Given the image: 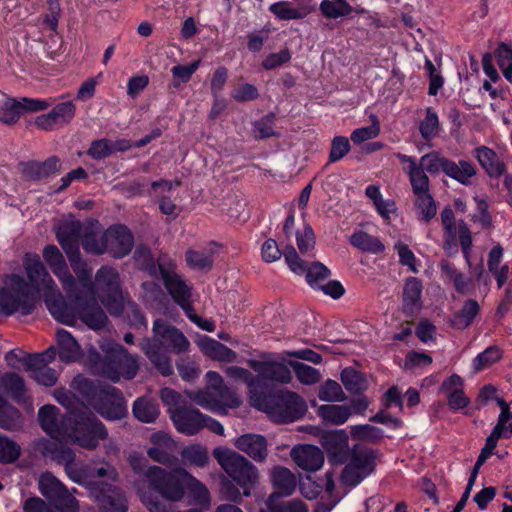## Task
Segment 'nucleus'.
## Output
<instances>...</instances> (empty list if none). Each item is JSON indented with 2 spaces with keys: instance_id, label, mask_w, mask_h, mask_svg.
<instances>
[{
  "instance_id": "f257e3e1",
  "label": "nucleus",
  "mask_w": 512,
  "mask_h": 512,
  "mask_svg": "<svg viewBox=\"0 0 512 512\" xmlns=\"http://www.w3.org/2000/svg\"><path fill=\"white\" fill-rule=\"evenodd\" d=\"M24 266L28 282L16 274L7 275L3 280L0 287V315H30L36 309L39 294L53 289V279L38 255H27Z\"/></svg>"
},
{
  "instance_id": "f03ea898",
  "label": "nucleus",
  "mask_w": 512,
  "mask_h": 512,
  "mask_svg": "<svg viewBox=\"0 0 512 512\" xmlns=\"http://www.w3.org/2000/svg\"><path fill=\"white\" fill-rule=\"evenodd\" d=\"M66 255L83 288V291H79L75 283L74 291L67 293V295L68 297H75L80 319L94 330L101 329L107 322V316L96 301L94 282L92 281V270L88 268L86 262L81 259L79 250L67 253Z\"/></svg>"
},
{
  "instance_id": "7ed1b4c3",
  "label": "nucleus",
  "mask_w": 512,
  "mask_h": 512,
  "mask_svg": "<svg viewBox=\"0 0 512 512\" xmlns=\"http://www.w3.org/2000/svg\"><path fill=\"white\" fill-rule=\"evenodd\" d=\"M108 438L105 425L86 406L82 405L79 411L70 413L64 419V439L86 450H95L101 441Z\"/></svg>"
},
{
  "instance_id": "20e7f679",
  "label": "nucleus",
  "mask_w": 512,
  "mask_h": 512,
  "mask_svg": "<svg viewBox=\"0 0 512 512\" xmlns=\"http://www.w3.org/2000/svg\"><path fill=\"white\" fill-rule=\"evenodd\" d=\"M253 400L259 409L268 413L277 423L293 422L307 411L305 400L289 390H280L272 395L254 394Z\"/></svg>"
},
{
  "instance_id": "39448f33",
  "label": "nucleus",
  "mask_w": 512,
  "mask_h": 512,
  "mask_svg": "<svg viewBox=\"0 0 512 512\" xmlns=\"http://www.w3.org/2000/svg\"><path fill=\"white\" fill-rule=\"evenodd\" d=\"M212 454L227 475L243 490L242 494L250 496L251 490L259 483V471L255 465L234 450L218 447Z\"/></svg>"
},
{
  "instance_id": "423d86ee",
  "label": "nucleus",
  "mask_w": 512,
  "mask_h": 512,
  "mask_svg": "<svg viewBox=\"0 0 512 512\" xmlns=\"http://www.w3.org/2000/svg\"><path fill=\"white\" fill-rule=\"evenodd\" d=\"M189 479L190 474L182 468L167 471L152 466L147 474L149 486L170 502H180L184 498Z\"/></svg>"
},
{
  "instance_id": "0eeeda50",
  "label": "nucleus",
  "mask_w": 512,
  "mask_h": 512,
  "mask_svg": "<svg viewBox=\"0 0 512 512\" xmlns=\"http://www.w3.org/2000/svg\"><path fill=\"white\" fill-rule=\"evenodd\" d=\"M93 369L97 374L116 382L121 376L125 379L134 378L139 366L137 359L123 346L115 344L103 358L94 363Z\"/></svg>"
},
{
  "instance_id": "6e6552de",
  "label": "nucleus",
  "mask_w": 512,
  "mask_h": 512,
  "mask_svg": "<svg viewBox=\"0 0 512 512\" xmlns=\"http://www.w3.org/2000/svg\"><path fill=\"white\" fill-rule=\"evenodd\" d=\"M41 494L59 512H79V502L67 487L51 472H43L38 479Z\"/></svg>"
},
{
  "instance_id": "1a4fd4ad",
  "label": "nucleus",
  "mask_w": 512,
  "mask_h": 512,
  "mask_svg": "<svg viewBox=\"0 0 512 512\" xmlns=\"http://www.w3.org/2000/svg\"><path fill=\"white\" fill-rule=\"evenodd\" d=\"M349 455L350 461L342 470L341 482L352 487L374 471L377 454L372 449L354 446Z\"/></svg>"
},
{
  "instance_id": "9d476101",
  "label": "nucleus",
  "mask_w": 512,
  "mask_h": 512,
  "mask_svg": "<svg viewBox=\"0 0 512 512\" xmlns=\"http://www.w3.org/2000/svg\"><path fill=\"white\" fill-rule=\"evenodd\" d=\"M94 399L92 408L103 418L115 421L127 416L125 399L114 386L104 385L99 397Z\"/></svg>"
},
{
  "instance_id": "9b49d317",
  "label": "nucleus",
  "mask_w": 512,
  "mask_h": 512,
  "mask_svg": "<svg viewBox=\"0 0 512 512\" xmlns=\"http://www.w3.org/2000/svg\"><path fill=\"white\" fill-rule=\"evenodd\" d=\"M163 349H168L174 353H184L190 348V342L187 337L175 326L162 319H157L153 323V337Z\"/></svg>"
},
{
  "instance_id": "f8f14e48",
  "label": "nucleus",
  "mask_w": 512,
  "mask_h": 512,
  "mask_svg": "<svg viewBox=\"0 0 512 512\" xmlns=\"http://www.w3.org/2000/svg\"><path fill=\"white\" fill-rule=\"evenodd\" d=\"M134 246V237L124 225H113L104 232V244L96 251H106L114 258H122L129 254Z\"/></svg>"
},
{
  "instance_id": "ddd939ff",
  "label": "nucleus",
  "mask_w": 512,
  "mask_h": 512,
  "mask_svg": "<svg viewBox=\"0 0 512 512\" xmlns=\"http://www.w3.org/2000/svg\"><path fill=\"white\" fill-rule=\"evenodd\" d=\"M169 411L171 419L180 433L191 436L204 428L205 415L191 405H180Z\"/></svg>"
},
{
  "instance_id": "4468645a",
  "label": "nucleus",
  "mask_w": 512,
  "mask_h": 512,
  "mask_svg": "<svg viewBox=\"0 0 512 512\" xmlns=\"http://www.w3.org/2000/svg\"><path fill=\"white\" fill-rule=\"evenodd\" d=\"M43 295L45 297V303L50 313L57 321L67 325H73L75 323L76 316L78 315L80 317L79 309L75 302V297H69L72 304H67L58 292L54 282L53 289L47 293H43Z\"/></svg>"
},
{
  "instance_id": "2eb2a0df",
  "label": "nucleus",
  "mask_w": 512,
  "mask_h": 512,
  "mask_svg": "<svg viewBox=\"0 0 512 512\" xmlns=\"http://www.w3.org/2000/svg\"><path fill=\"white\" fill-rule=\"evenodd\" d=\"M43 258L52 272L59 278L66 293H71L75 288V279L69 272L64 256L55 245H47L43 249Z\"/></svg>"
},
{
  "instance_id": "dca6fc26",
  "label": "nucleus",
  "mask_w": 512,
  "mask_h": 512,
  "mask_svg": "<svg viewBox=\"0 0 512 512\" xmlns=\"http://www.w3.org/2000/svg\"><path fill=\"white\" fill-rule=\"evenodd\" d=\"M97 503L104 512H127L128 501L122 489L116 485L102 483L96 494Z\"/></svg>"
},
{
  "instance_id": "f3484780",
  "label": "nucleus",
  "mask_w": 512,
  "mask_h": 512,
  "mask_svg": "<svg viewBox=\"0 0 512 512\" xmlns=\"http://www.w3.org/2000/svg\"><path fill=\"white\" fill-rule=\"evenodd\" d=\"M160 273L165 285V288L173 298V300L185 311L192 306L191 288L185 281L176 273L169 271L160 266Z\"/></svg>"
},
{
  "instance_id": "a211bd4d",
  "label": "nucleus",
  "mask_w": 512,
  "mask_h": 512,
  "mask_svg": "<svg viewBox=\"0 0 512 512\" xmlns=\"http://www.w3.org/2000/svg\"><path fill=\"white\" fill-rule=\"evenodd\" d=\"M139 345L151 364L161 375L167 377L173 374L171 357L168 351L163 349L159 343H156L155 340L144 338Z\"/></svg>"
},
{
  "instance_id": "6ab92c4d",
  "label": "nucleus",
  "mask_w": 512,
  "mask_h": 512,
  "mask_svg": "<svg viewBox=\"0 0 512 512\" xmlns=\"http://www.w3.org/2000/svg\"><path fill=\"white\" fill-rule=\"evenodd\" d=\"M321 444L329 457L338 463L346 462L351 452L348 435L344 430L325 432L321 436Z\"/></svg>"
},
{
  "instance_id": "aec40b11",
  "label": "nucleus",
  "mask_w": 512,
  "mask_h": 512,
  "mask_svg": "<svg viewBox=\"0 0 512 512\" xmlns=\"http://www.w3.org/2000/svg\"><path fill=\"white\" fill-rule=\"evenodd\" d=\"M60 167V160L56 156H52L43 162L28 161L20 163L21 175L27 181L47 178L59 172Z\"/></svg>"
},
{
  "instance_id": "412c9836",
  "label": "nucleus",
  "mask_w": 512,
  "mask_h": 512,
  "mask_svg": "<svg viewBox=\"0 0 512 512\" xmlns=\"http://www.w3.org/2000/svg\"><path fill=\"white\" fill-rule=\"evenodd\" d=\"M290 455L297 466L307 471L318 470L324 462L323 452L313 445L296 446Z\"/></svg>"
},
{
  "instance_id": "4be33fe9",
  "label": "nucleus",
  "mask_w": 512,
  "mask_h": 512,
  "mask_svg": "<svg viewBox=\"0 0 512 512\" xmlns=\"http://www.w3.org/2000/svg\"><path fill=\"white\" fill-rule=\"evenodd\" d=\"M250 367L266 380L288 384L292 381V373L288 366L279 362L249 361Z\"/></svg>"
},
{
  "instance_id": "5701e85b",
  "label": "nucleus",
  "mask_w": 512,
  "mask_h": 512,
  "mask_svg": "<svg viewBox=\"0 0 512 512\" xmlns=\"http://www.w3.org/2000/svg\"><path fill=\"white\" fill-rule=\"evenodd\" d=\"M83 235V226L78 220L64 222L56 232L58 242L66 254L79 250V240Z\"/></svg>"
},
{
  "instance_id": "b1692460",
  "label": "nucleus",
  "mask_w": 512,
  "mask_h": 512,
  "mask_svg": "<svg viewBox=\"0 0 512 512\" xmlns=\"http://www.w3.org/2000/svg\"><path fill=\"white\" fill-rule=\"evenodd\" d=\"M235 447L258 462H263L268 454L266 439L257 434L240 436L235 441Z\"/></svg>"
},
{
  "instance_id": "393cba45",
  "label": "nucleus",
  "mask_w": 512,
  "mask_h": 512,
  "mask_svg": "<svg viewBox=\"0 0 512 512\" xmlns=\"http://www.w3.org/2000/svg\"><path fill=\"white\" fill-rule=\"evenodd\" d=\"M58 408L53 405H44L38 412V420L41 428L52 438L64 439V421L58 423Z\"/></svg>"
},
{
  "instance_id": "a878e982",
  "label": "nucleus",
  "mask_w": 512,
  "mask_h": 512,
  "mask_svg": "<svg viewBox=\"0 0 512 512\" xmlns=\"http://www.w3.org/2000/svg\"><path fill=\"white\" fill-rule=\"evenodd\" d=\"M422 283L415 277L406 280L403 288V310L409 316L417 314L421 308Z\"/></svg>"
},
{
  "instance_id": "bb28decb",
  "label": "nucleus",
  "mask_w": 512,
  "mask_h": 512,
  "mask_svg": "<svg viewBox=\"0 0 512 512\" xmlns=\"http://www.w3.org/2000/svg\"><path fill=\"white\" fill-rule=\"evenodd\" d=\"M271 481L275 488L276 499L279 496L291 495L297 485L296 476L288 469L283 466H276L271 471Z\"/></svg>"
},
{
  "instance_id": "cd10ccee",
  "label": "nucleus",
  "mask_w": 512,
  "mask_h": 512,
  "mask_svg": "<svg viewBox=\"0 0 512 512\" xmlns=\"http://www.w3.org/2000/svg\"><path fill=\"white\" fill-rule=\"evenodd\" d=\"M199 345L202 352L213 360L231 363L237 359L235 351L214 339L204 338Z\"/></svg>"
},
{
  "instance_id": "c85d7f7f",
  "label": "nucleus",
  "mask_w": 512,
  "mask_h": 512,
  "mask_svg": "<svg viewBox=\"0 0 512 512\" xmlns=\"http://www.w3.org/2000/svg\"><path fill=\"white\" fill-rule=\"evenodd\" d=\"M56 335L60 359L64 362H73L79 359L82 353L76 339L64 329H59Z\"/></svg>"
},
{
  "instance_id": "c756f323",
  "label": "nucleus",
  "mask_w": 512,
  "mask_h": 512,
  "mask_svg": "<svg viewBox=\"0 0 512 512\" xmlns=\"http://www.w3.org/2000/svg\"><path fill=\"white\" fill-rule=\"evenodd\" d=\"M0 390L16 401L24 400L26 397L24 379L15 372H6L0 376Z\"/></svg>"
},
{
  "instance_id": "7c9ffc66",
  "label": "nucleus",
  "mask_w": 512,
  "mask_h": 512,
  "mask_svg": "<svg viewBox=\"0 0 512 512\" xmlns=\"http://www.w3.org/2000/svg\"><path fill=\"white\" fill-rule=\"evenodd\" d=\"M132 412L140 422L153 423L159 417L160 409L156 401L141 397L134 402Z\"/></svg>"
},
{
  "instance_id": "2f4dec72",
  "label": "nucleus",
  "mask_w": 512,
  "mask_h": 512,
  "mask_svg": "<svg viewBox=\"0 0 512 512\" xmlns=\"http://www.w3.org/2000/svg\"><path fill=\"white\" fill-rule=\"evenodd\" d=\"M352 411L346 405L325 404L318 408V415L325 421L333 425L344 424L351 416Z\"/></svg>"
},
{
  "instance_id": "473e14b6",
  "label": "nucleus",
  "mask_w": 512,
  "mask_h": 512,
  "mask_svg": "<svg viewBox=\"0 0 512 512\" xmlns=\"http://www.w3.org/2000/svg\"><path fill=\"white\" fill-rule=\"evenodd\" d=\"M476 153L479 163L486 170L489 176L499 177L505 172L504 163L498 159L493 150L487 147H481L476 149Z\"/></svg>"
},
{
  "instance_id": "72a5a7b5",
  "label": "nucleus",
  "mask_w": 512,
  "mask_h": 512,
  "mask_svg": "<svg viewBox=\"0 0 512 512\" xmlns=\"http://www.w3.org/2000/svg\"><path fill=\"white\" fill-rule=\"evenodd\" d=\"M341 382L345 389L352 394H362L369 386L367 377L363 373L350 367L342 370Z\"/></svg>"
},
{
  "instance_id": "f704fd0d",
  "label": "nucleus",
  "mask_w": 512,
  "mask_h": 512,
  "mask_svg": "<svg viewBox=\"0 0 512 512\" xmlns=\"http://www.w3.org/2000/svg\"><path fill=\"white\" fill-rule=\"evenodd\" d=\"M480 311L478 302L474 299H468L464 302L461 310L456 312L451 319V325L457 329L467 328Z\"/></svg>"
},
{
  "instance_id": "c9c22d12",
  "label": "nucleus",
  "mask_w": 512,
  "mask_h": 512,
  "mask_svg": "<svg viewBox=\"0 0 512 512\" xmlns=\"http://www.w3.org/2000/svg\"><path fill=\"white\" fill-rule=\"evenodd\" d=\"M97 289L104 294L120 290L119 274L110 267H102L98 270L95 283Z\"/></svg>"
},
{
  "instance_id": "e433bc0d",
  "label": "nucleus",
  "mask_w": 512,
  "mask_h": 512,
  "mask_svg": "<svg viewBox=\"0 0 512 512\" xmlns=\"http://www.w3.org/2000/svg\"><path fill=\"white\" fill-rule=\"evenodd\" d=\"M443 164L444 173L463 184H468L469 179L476 174L474 166L466 161L455 163L448 159Z\"/></svg>"
},
{
  "instance_id": "4c0bfd02",
  "label": "nucleus",
  "mask_w": 512,
  "mask_h": 512,
  "mask_svg": "<svg viewBox=\"0 0 512 512\" xmlns=\"http://www.w3.org/2000/svg\"><path fill=\"white\" fill-rule=\"evenodd\" d=\"M21 424V414L18 409L0 396V428L15 430Z\"/></svg>"
},
{
  "instance_id": "58836bf2",
  "label": "nucleus",
  "mask_w": 512,
  "mask_h": 512,
  "mask_svg": "<svg viewBox=\"0 0 512 512\" xmlns=\"http://www.w3.org/2000/svg\"><path fill=\"white\" fill-rule=\"evenodd\" d=\"M405 161L410 163L409 166V177L412 185L413 193L418 195H423L429 193V178L422 172L421 169L416 168V163L413 158L406 157Z\"/></svg>"
},
{
  "instance_id": "ea45409f",
  "label": "nucleus",
  "mask_w": 512,
  "mask_h": 512,
  "mask_svg": "<svg viewBox=\"0 0 512 512\" xmlns=\"http://www.w3.org/2000/svg\"><path fill=\"white\" fill-rule=\"evenodd\" d=\"M351 244L364 252L370 253H380L385 248L378 238L363 231L354 233L351 236Z\"/></svg>"
},
{
  "instance_id": "a19ab883",
  "label": "nucleus",
  "mask_w": 512,
  "mask_h": 512,
  "mask_svg": "<svg viewBox=\"0 0 512 512\" xmlns=\"http://www.w3.org/2000/svg\"><path fill=\"white\" fill-rule=\"evenodd\" d=\"M289 366L293 369L298 381L304 385H313L321 380L320 372L302 362L290 361Z\"/></svg>"
},
{
  "instance_id": "79ce46f5",
  "label": "nucleus",
  "mask_w": 512,
  "mask_h": 512,
  "mask_svg": "<svg viewBox=\"0 0 512 512\" xmlns=\"http://www.w3.org/2000/svg\"><path fill=\"white\" fill-rule=\"evenodd\" d=\"M318 397L327 402H343L347 399L341 385L334 380H327L321 385Z\"/></svg>"
},
{
  "instance_id": "37998d69",
  "label": "nucleus",
  "mask_w": 512,
  "mask_h": 512,
  "mask_svg": "<svg viewBox=\"0 0 512 512\" xmlns=\"http://www.w3.org/2000/svg\"><path fill=\"white\" fill-rule=\"evenodd\" d=\"M266 505L271 512H308L304 502L298 499L277 504L276 494H271L268 497Z\"/></svg>"
},
{
  "instance_id": "c03bdc74",
  "label": "nucleus",
  "mask_w": 512,
  "mask_h": 512,
  "mask_svg": "<svg viewBox=\"0 0 512 512\" xmlns=\"http://www.w3.org/2000/svg\"><path fill=\"white\" fill-rule=\"evenodd\" d=\"M320 9L327 18H338L348 15L352 11L351 6L345 0H324Z\"/></svg>"
},
{
  "instance_id": "a18cd8bd",
  "label": "nucleus",
  "mask_w": 512,
  "mask_h": 512,
  "mask_svg": "<svg viewBox=\"0 0 512 512\" xmlns=\"http://www.w3.org/2000/svg\"><path fill=\"white\" fill-rule=\"evenodd\" d=\"M270 10L281 20L301 19L308 14L304 8H293L291 3L286 1L271 5Z\"/></svg>"
},
{
  "instance_id": "49530a36",
  "label": "nucleus",
  "mask_w": 512,
  "mask_h": 512,
  "mask_svg": "<svg viewBox=\"0 0 512 512\" xmlns=\"http://www.w3.org/2000/svg\"><path fill=\"white\" fill-rule=\"evenodd\" d=\"M21 116L20 103L13 98H6L0 109V121L7 125H14Z\"/></svg>"
},
{
  "instance_id": "de8ad7c7",
  "label": "nucleus",
  "mask_w": 512,
  "mask_h": 512,
  "mask_svg": "<svg viewBox=\"0 0 512 512\" xmlns=\"http://www.w3.org/2000/svg\"><path fill=\"white\" fill-rule=\"evenodd\" d=\"M502 350L497 346H490L484 352L480 353L474 360L475 372H479L502 358Z\"/></svg>"
},
{
  "instance_id": "09e8293b",
  "label": "nucleus",
  "mask_w": 512,
  "mask_h": 512,
  "mask_svg": "<svg viewBox=\"0 0 512 512\" xmlns=\"http://www.w3.org/2000/svg\"><path fill=\"white\" fill-rule=\"evenodd\" d=\"M75 388L79 391L81 395H83L89 405L92 407V402L95 400L94 398H98L101 389L104 385L95 384L89 379L83 377H77L74 381Z\"/></svg>"
},
{
  "instance_id": "8fccbe9b",
  "label": "nucleus",
  "mask_w": 512,
  "mask_h": 512,
  "mask_svg": "<svg viewBox=\"0 0 512 512\" xmlns=\"http://www.w3.org/2000/svg\"><path fill=\"white\" fill-rule=\"evenodd\" d=\"M186 263L193 269L209 270L213 266L212 253H204L190 249L186 252Z\"/></svg>"
},
{
  "instance_id": "3c124183",
  "label": "nucleus",
  "mask_w": 512,
  "mask_h": 512,
  "mask_svg": "<svg viewBox=\"0 0 512 512\" xmlns=\"http://www.w3.org/2000/svg\"><path fill=\"white\" fill-rule=\"evenodd\" d=\"M351 436L354 439L368 441L372 443L378 442L382 438V431L371 425H357L351 427Z\"/></svg>"
},
{
  "instance_id": "603ef678",
  "label": "nucleus",
  "mask_w": 512,
  "mask_h": 512,
  "mask_svg": "<svg viewBox=\"0 0 512 512\" xmlns=\"http://www.w3.org/2000/svg\"><path fill=\"white\" fill-rule=\"evenodd\" d=\"M21 454V447L14 441L5 437H0V462L13 463Z\"/></svg>"
},
{
  "instance_id": "864d4df0",
  "label": "nucleus",
  "mask_w": 512,
  "mask_h": 512,
  "mask_svg": "<svg viewBox=\"0 0 512 512\" xmlns=\"http://www.w3.org/2000/svg\"><path fill=\"white\" fill-rule=\"evenodd\" d=\"M187 395L190 400L194 401L197 405L208 408L210 410L217 409L218 400L216 399L215 392L208 388L200 391H190L187 392Z\"/></svg>"
},
{
  "instance_id": "5fc2aeb1",
  "label": "nucleus",
  "mask_w": 512,
  "mask_h": 512,
  "mask_svg": "<svg viewBox=\"0 0 512 512\" xmlns=\"http://www.w3.org/2000/svg\"><path fill=\"white\" fill-rule=\"evenodd\" d=\"M306 279L307 282L314 286L320 287L321 282L327 279L331 272L330 270L321 262L315 261L311 263V265L306 269Z\"/></svg>"
},
{
  "instance_id": "6e6d98bb",
  "label": "nucleus",
  "mask_w": 512,
  "mask_h": 512,
  "mask_svg": "<svg viewBox=\"0 0 512 512\" xmlns=\"http://www.w3.org/2000/svg\"><path fill=\"white\" fill-rule=\"evenodd\" d=\"M372 125L369 127H363L356 129L351 134V140L356 143L360 144L366 140L375 138L380 133V123L375 115L370 116Z\"/></svg>"
},
{
  "instance_id": "4d7b16f0",
  "label": "nucleus",
  "mask_w": 512,
  "mask_h": 512,
  "mask_svg": "<svg viewBox=\"0 0 512 512\" xmlns=\"http://www.w3.org/2000/svg\"><path fill=\"white\" fill-rule=\"evenodd\" d=\"M76 107L71 101L57 104L49 113L55 123H69L75 116Z\"/></svg>"
},
{
  "instance_id": "13d9d810",
  "label": "nucleus",
  "mask_w": 512,
  "mask_h": 512,
  "mask_svg": "<svg viewBox=\"0 0 512 512\" xmlns=\"http://www.w3.org/2000/svg\"><path fill=\"white\" fill-rule=\"evenodd\" d=\"M182 456L185 460L200 467L205 466L209 460L207 450L201 445H191L185 448Z\"/></svg>"
},
{
  "instance_id": "bf43d9fd",
  "label": "nucleus",
  "mask_w": 512,
  "mask_h": 512,
  "mask_svg": "<svg viewBox=\"0 0 512 512\" xmlns=\"http://www.w3.org/2000/svg\"><path fill=\"white\" fill-rule=\"evenodd\" d=\"M446 158H441L436 152H431L421 157L419 164H416L417 169L422 172L437 173L440 168L444 171V162Z\"/></svg>"
},
{
  "instance_id": "052dcab7",
  "label": "nucleus",
  "mask_w": 512,
  "mask_h": 512,
  "mask_svg": "<svg viewBox=\"0 0 512 512\" xmlns=\"http://www.w3.org/2000/svg\"><path fill=\"white\" fill-rule=\"evenodd\" d=\"M53 394L61 405L70 410V413L79 411L82 408V405H85L83 402H80L71 391L64 388L56 389Z\"/></svg>"
},
{
  "instance_id": "680f3d73",
  "label": "nucleus",
  "mask_w": 512,
  "mask_h": 512,
  "mask_svg": "<svg viewBox=\"0 0 512 512\" xmlns=\"http://www.w3.org/2000/svg\"><path fill=\"white\" fill-rule=\"evenodd\" d=\"M415 205L420 210L422 219L426 222L435 217L437 208L430 193L416 196Z\"/></svg>"
},
{
  "instance_id": "e2e57ef3",
  "label": "nucleus",
  "mask_w": 512,
  "mask_h": 512,
  "mask_svg": "<svg viewBox=\"0 0 512 512\" xmlns=\"http://www.w3.org/2000/svg\"><path fill=\"white\" fill-rule=\"evenodd\" d=\"M176 368L182 379L187 381L194 380L200 374L197 363L189 357H181L176 363Z\"/></svg>"
},
{
  "instance_id": "0e129e2a",
  "label": "nucleus",
  "mask_w": 512,
  "mask_h": 512,
  "mask_svg": "<svg viewBox=\"0 0 512 512\" xmlns=\"http://www.w3.org/2000/svg\"><path fill=\"white\" fill-rule=\"evenodd\" d=\"M232 479L223 478L220 482L219 493L223 500L229 502L240 503L242 500V494Z\"/></svg>"
},
{
  "instance_id": "69168bd1",
  "label": "nucleus",
  "mask_w": 512,
  "mask_h": 512,
  "mask_svg": "<svg viewBox=\"0 0 512 512\" xmlns=\"http://www.w3.org/2000/svg\"><path fill=\"white\" fill-rule=\"evenodd\" d=\"M200 60L193 61L190 65H177L172 68L173 85L179 87L181 82L186 83L190 80L192 74L198 69Z\"/></svg>"
},
{
  "instance_id": "338daca9",
  "label": "nucleus",
  "mask_w": 512,
  "mask_h": 512,
  "mask_svg": "<svg viewBox=\"0 0 512 512\" xmlns=\"http://www.w3.org/2000/svg\"><path fill=\"white\" fill-rule=\"evenodd\" d=\"M186 489L190 491L197 503L208 504L210 502V493L206 486L191 474L189 481L186 483Z\"/></svg>"
},
{
  "instance_id": "774afa93",
  "label": "nucleus",
  "mask_w": 512,
  "mask_h": 512,
  "mask_svg": "<svg viewBox=\"0 0 512 512\" xmlns=\"http://www.w3.org/2000/svg\"><path fill=\"white\" fill-rule=\"evenodd\" d=\"M217 401V409L220 407L237 408L241 405L240 398L226 385L215 392Z\"/></svg>"
}]
</instances>
